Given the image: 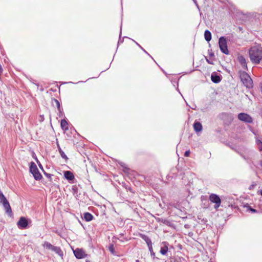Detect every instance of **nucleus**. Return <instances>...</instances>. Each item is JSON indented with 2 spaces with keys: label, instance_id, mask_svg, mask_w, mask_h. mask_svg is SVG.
<instances>
[{
  "label": "nucleus",
  "instance_id": "obj_1",
  "mask_svg": "<svg viewBox=\"0 0 262 262\" xmlns=\"http://www.w3.org/2000/svg\"><path fill=\"white\" fill-rule=\"evenodd\" d=\"M251 61L255 64H258L262 59V48L260 46H253L249 51Z\"/></svg>",
  "mask_w": 262,
  "mask_h": 262
},
{
  "label": "nucleus",
  "instance_id": "obj_2",
  "mask_svg": "<svg viewBox=\"0 0 262 262\" xmlns=\"http://www.w3.org/2000/svg\"><path fill=\"white\" fill-rule=\"evenodd\" d=\"M240 78L243 84L247 88L253 87V81L250 76L245 72H240Z\"/></svg>",
  "mask_w": 262,
  "mask_h": 262
},
{
  "label": "nucleus",
  "instance_id": "obj_3",
  "mask_svg": "<svg viewBox=\"0 0 262 262\" xmlns=\"http://www.w3.org/2000/svg\"><path fill=\"white\" fill-rule=\"evenodd\" d=\"M30 171L33 175V177L36 180H40L41 179V174L39 172L36 164L33 162L30 164Z\"/></svg>",
  "mask_w": 262,
  "mask_h": 262
},
{
  "label": "nucleus",
  "instance_id": "obj_4",
  "mask_svg": "<svg viewBox=\"0 0 262 262\" xmlns=\"http://www.w3.org/2000/svg\"><path fill=\"white\" fill-rule=\"evenodd\" d=\"M219 44L220 50L223 53L228 55L229 54V51L227 48V41L226 38L222 36L219 38Z\"/></svg>",
  "mask_w": 262,
  "mask_h": 262
},
{
  "label": "nucleus",
  "instance_id": "obj_5",
  "mask_svg": "<svg viewBox=\"0 0 262 262\" xmlns=\"http://www.w3.org/2000/svg\"><path fill=\"white\" fill-rule=\"evenodd\" d=\"M210 201L215 203L214 208L217 209L221 205V200L219 195L215 194H211L209 196Z\"/></svg>",
  "mask_w": 262,
  "mask_h": 262
},
{
  "label": "nucleus",
  "instance_id": "obj_6",
  "mask_svg": "<svg viewBox=\"0 0 262 262\" xmlns=\"http://www.w3.org/2000/svg\"><path fill=\"white\" fill-rule=\"evenodd\" d=\"M238 119L246 123H252L253 119L252 117L247 114L241 113L238 115Z\"/></svg>",
  "mask_w": 262,
  "mask_h": 262
},
{
  "label": "nucleus",
  "instance_id": "obj_7",
  "mask_svg": "<svg viewBox=\"0 0 262 262\" xmlns=\"http://www.w3.org/2000/svg\"><path fill=\"white\" fill-rule=\"evenodd\" d=\"M18 227L20 229H25L28 226V221L24 217H21L17 223Z\"/></svg>",
  "mask_w": 262,
  "mask_h": 262
},
{
  "label": "nucleus",
  "instance_id": "obj_8",
  "mask_svg": "<svg viewBox=\"0 0 262 262\" xmlns=\"http://www.w3.org/2000/svg\"><path fill=\"white\" fill-rule=\"evenodd\" d=\"M74 254L76 257L79 259L84 258L86 255L84 251L80 249H76L74 250Z\"/></svg>",
  "mask_w": 262,
  "mask_h": 262
},
{
  "label": "nucleus",
  "instance_id": "obj_9",
  "mask_svg": "<svg viewBox=\"0 0 262 262\" xmlns=\"http://www.w3.org/2000/svg\"><path fill=\"white\" fill-rule=\"evenodd\" d=\"M140 236L146 242L148 248L151 249L152 243L150 239L146 235L141 234Z\"/></svg>",
  "mask_w": 262,
  "mask_h": 262
},
{
  "label": "nucleus",
  "instance_id": "obj_10",
  "mask_svg": "<svg viewBox=\"0 0 262 262\" xmlns=\"http://www.w3.org/2000/svg\"><path fill=\"white\" fill-rule=\"evenodd\" d=\"M64 176L65 178L69 181H73L75 178L73 173L70 171H64Z\"/></svg>",
  "mask_w": 262,
  "mask_h": 262
},
{
  "label": "nucleus",
  "instance_id": "obj_11",
  "mask_svg": "<svg viewBox=\"0 0 262 262\" xmlns=\"http://www.w3.org/2000/svg\"><path fill=\"white\" fill-rule=\"evenodd\" d=\"M238 61L241 63L242 67L247 70V65L246 59L243 56H240L238 57Z\"/></svg>",
  "mask_w": 262,
  "mask_h": 262
},
{
  "label": "nucleus",
  "instance_id": "obj_12",
  "mask_svg": "<svg viewBox=\"0 0 262 262\" xmlns=\"http://www.w3.org/2000/svg\"><path fill=\"white\" fill-rule=\"evenodd\" d=\"M51 251L55 252L60 257L62 258L63 253L60 247L54 246Z\"/></svg>",
  "mask_w": 262,
  "mask_h": 262
},
{
  "label": "nucleus",
  "instance_id": "obj_13",
  "mask_svg": "<svg viewBox=\"0 0 262 262\" xmlns=\"http://www.w3.org/2000/svg\"><path fill=\"white\" fill-rule=\"evenodd\" d=\"M3 206L5 209L6 213H7V214H8L9 215H11L12 214V209H11V208L10 207L9 202L5 204H3Z\"/></svg>",
  "mask_w": 262,
  "mask_h": 262
},
{
  "label": "nucleus",
  "instance_id": "obj_14",
  "mask_svg": "<svg viewBox=\"0 0 262 262\" xmlns=\"http://www.w3.org/2000/svg\"><path fill=\"white\" fill-rule=\"evenodd\" d=\"M193 128L196 132H199L202 130V125L199 122H195L193 124Z\"/></svg>",
  "mask_w": 262,
  "mask_h": 262
},
{
  "label": "nucleus",
  "instance_id": "obj_15",
  "mask_svg": "<svg viewBox=\"0 0 262 262\" xmlns=\"http://www.w3.org/2000/svg\"><path fill=\"white\" fill-rule=\"evenodd\" d=\"M211 79L212 82L215 83L220 82L221 80V79L219 75L213 74L211 75Z\"/></svg>",
  "mask_w": 262,
  "mask_h": 262
},
{
  "label": "nucleus",
  "instance_id": "obj_16",
  "mask_svg": "<svg viewBox=\"0 0 262 262\" xmlns=\"http://www.w3.org/2000/svg\"><path fill=\"white\" fill-rule=\"evenodd\" d=\"M60 125L63 130H67L68 129V122L65 119L61 120Z\"/></svg>",
  "mask_w": 262,
  "mask_h": 262
},
{
  "label": "nucleus",
  "instance_id": "obj_17",
  "mask_svg": "<svg viewBox=\"0 0 262 262\" xmlns=\"http://www.w3.org/2000/svg\"><path fill=\"white\" fill-rule=\"evenodd\" d=\"M84 220L87 222H90L93 220V216L89 212H85L83 214Z\"/></svg>",
  "mask_w": 262,
  "mask_h": 262
},
{
  "label": "nucleus",
  "instance_id": "obj_18",
  "mask_svg": "<svg viewBox=\"0 0 262 262\" xmlns=\"http://www.w3.org/2000/svg\"><path fill=\"white\" fill-rule=\"evenodd\" d=\"M204 37L207 41H209L211 39V33L209 30H206L205 31Z\"/></svg>",
  "mask_w": 262,
  "mask_h": 262
},
{
  "label": "nucleus",
  "instance_id": "obj_19",
  "mask_svg": "<svg viewBox=\"0 0 262 262\" xmlns=\"http://www.w3.org/2000/svg\"><path fill=\"white\" fill-rule=\"evenodd\" d=\"M42 246L45 248L52 250V249H53V248L54 246L52 245L51 244H50V243H49L48 242H45L43 244Z\"/></svg>",
  "mask_w": 262,
  "mask_h": 262
},
{
  "label": "nucleus",
  "instance_id": "obj_20",
  "mask_svg": "<svg viewBox=\"0 0 262 262\" xmlns=\"http://www.w3.org/2000/svg\"><path fill=\"white\" fill-rule=\"evenodd\" d=\"M57 146H58V150H59V154H60L61 157L63 159H65L66 160H67L68 159V157L66 156V155L65 154L64 151H62V150L61 149V148L60 147V146L58 144L57 145Z\"/></svg>",
  "mask_w": 262,
  "mask_h": 262
},
{
  "label": "nucleus",
  "instance_id": "obj_21",
  "mask_svg": "<svg viewBox=\"0 0 262 262\" xmlns=\"http://www.w3.org/2000/svg\"><path fill=\"white\" fill-rule=\"evenodd\" d=\"M168 251V247L167 246L161 248L160 253L162 255H165Z\"/></svg>",
  "mask_w": 262,
  "mask_h": 262
},
{
  "label": "nucleus",
  "instance_id": "obj_22",
  "mask_svg": "<svg viewBox=\"0 0 262 262\" xmlns=\"http://www.w3.org/2000/svg\"><path fill=\"white\" fill-rule=\"evenodd\" d=\"M256 144H257L258 148L259 150V151H261L262 150V142L259 140H257L256 141Z\"/></svg>",
  "mask_w": 262,
  "mask_h": 262
},
{
  "label": "nucleus",
  "instance_id": "obj_23",
  "mask_svg": "<svg viewBox=\"0 0 262 262\" xmlns=\"http://www.w3.org/2000/svg\"><path fill=\"white\" fill-rule=\"evenodd\" d=\"M54 101L55 103L56 106H57V108L58 109L59 111H60V105L59 102L58 101V100H57V99H54Z\"/></svg>",
  "mask_w": 262,
  "mask_h": 262
},
{
  "label": "nucleus",
  "instance_id": "obj_24",
  "mask_svg": "<svg viewBox=\"0 0 262 262\" xmlns=\"http://www.w3.org/2000/svg\"><path fill=\"white\" fill-rule=\"evenodd\" d=\"M45 175L50 179V181H52V176H53L52 174H50V173H46V172H45Z\"/></svg>",
  "mask_w": 262,
  "mask_h": 262
},
{
  "label": "nucleus",
  "instance_id": "obj_25",
  "mask_svg": "<svg viewBox=\"0 0 262 262\" xmlns=\"http://www.w3.org/2000/svg\"><path fill=\"white\" fill-rule=\"evenodd\" d=\"M109 250L112 253H114V246L113 245H111L109 246Z\"/></svg>",
  "mask_w": 262,
  "mask_h": 262
},
{
  "label": "nucleus",
  "instance_id": "obj_26",
  "mask_svg": "<svg viewBox=\"0 0 262 262\" xmlns=\"http://www.w3.org/2000/svg\"><path fill=\"white\" fill-rule=\"evenodd\" d=\"M8 202V200H7L6 198L4 199V200L2 199V200H0V203L1 204H2V205L4 204H5L6 203Z\"/></svg>",
  "mask_w": 262,
  "mask_h": 262
},
{
  "label": "nucleus",
  "instance_id": "obj_27",
  "mask_svg": "<svg viewBox=\"0 0 262 262\" xmlns=\"http://www.w3.org/2000/svg\"><path fill=\"white\" fill-rule=\"evenodd\" d=\"M148 249H149V251L150 252V254H151V256H154L155 255V253L153 251L152 247L151 246V250H150V248H148Z\"/></svg>",
  "mask_w": 262,
  "mask_h": 262
},
{
  "label": "nucleus",
  "instance_id": "obj_28",
  "mask_svg": "<svg viewBox=\"0 0 262 262\" xmlns=\"http://www.w3.org/2000/svg\"><path fill=\"white\" fill-rule=\"evenodd\" d=\"M190 155V151L189 150H187L184 153V156L185 157H188Z\"/></svg>",
  "mask_w": 262,
  "mask_h": 262
},
{
  "label": "nucleus",
  "instance_id": "obj_29",
  "mask_svg": "<svg viewBox=\"0 0 262 262\" xmlns=\"http://www.w3.org/2000/svg\"><path fill=\"white\" fill-rule=\"evenodd\" d=\"M5 198H6V197L4 196L3 192H2L1 193H0V200H2V199L4 200Z\"/></svg>",
  "mask_w": 262,
  "mask_h": 262
},
{
  "label": "nucleus",
  "instance_id": "obj_30",
  "mask_svg": "<svg viewBox=\"0 0 262 262\" xmlns=\"http://www.w3.org/2000/svg\"><path fill=\"white\" fill-rule=\"evenodd\" d=\"M5 198H6V197L4 196L3 192H2L1 193H0V200H2V199L4 200Z\"/></svg>",
  "mask_w": 262,
  "mask_h": 262
},
{
  "label": "nucleus",
  "instance_id": "obj_31",
  "mask_svg": "<svg viewBox=\"0 0 262 262\" xmlns=\"http://www.w3.org/2000/svg\"><path fill=\"white\" fill-rule=\"evenodd\" d=\"M133 40V41H134L136 43V45H138V46H139V47H140V48L142 50H143L145 53H147V52H146V51H145V50H144V49H143V48H142V47H141V46H140V45L138 42H137L136 41H135V40Z\"/></svg>",
  "mask_w": 262,
  "mask_h": 262
},
{
  "label": "nucleus",
  "instance_id": "obj_32",
  "mask_svg": "<svg viewBox=\"0 0 262 262\" xmlns=\"http://www.w3.org/2000/svg\"><path fill=\"white\" fill-rule=\"evenodd\" d=\"M249 209L252 212H253V213H255V212H257V210L254 209H253L251 207H249Z\"/></svg>",
  "mask_w": 262,
  "mask_h": 262
},
{
  "label": "nucleus",
  "instance_id": "obj_33",
  "mask_svg": "<svg viewBox=\"0 0 262 262\" xmlns=\"http://www.w3.org/2000/svg\"><path fill=\"white\" fill-rule=\"evenodd\" d=\"M206 60L209 64H213V62L212 61L208 59L207 58H206Z\"/></svg>",
  "mask_w": 262,
  "mask_h": 262
},
{
  "label": "nucleus",
  "instance_id": "obj_34",
  "mask_svg": "<svg viewBox=\"0 0 262 262\" xmlns=\"http://www.w3.org/2000/svg\"><path fill=\"white\" fill-rule=\"evenodd\" d=\"M2 71H3V69H2V67L0 66V75H1V74L2 73Z\"/></svg>",
  "mask_w": 262,
  "mask_h": 262
},
{
  "label": "nucleus",
  "instance_id": "obj_35",
  "mask_svg": "<svg viewBox=\"0 0 262 262\" xmlns=\"http://www.w3.org/2000/svg\"><path fill=\"white\" fill-rule=\"evenodd\" d=\"M209 55L210 56H214V54L212 52H209Z\"/></svg>",
  "mask_w": 262,
  "mask_h": 262
},
{
  "label": "nucleus",
  "instance_id": "obj_36",
  "mask_svg": "<svg viewBox=\"0 0 262 262\" xmlns=\"http://www.w3.org/2000/svg\"><path fill=\"white\" fill-rule=\"evenodd\" d=\"M193 1L195 4L196 6L198 7V5L197 4L196 1V0H193Z\"/></svg>",
  "mask_w": 262,
  "mask_h": 262
},
{
  "label": "nucleus",
  "instance_id": "obj_37",
  "mask_svg": "<svg viewBox=\"0 0 262 262\" xmlns=\"http://www.w3.org/2000/svg\"><path fill=\"white\" fill-rule=\"evenodd\" d=\"M193 1L195 4L196 6L198 7V5L197 4L196 1V0H193Z\"/></svg>",
  "mask_w": 262,
  "mask_h": 262
},
{
  "label": "nucleus",
  "instance_id": "obj_38",
  "mask_svg": "<svg viewBox=\"0 0 262 262\" xmlns=\"http://www.w3.org/2000/svg\"><path fill=\"white\" fill-rule=\"evenodd\" d=\"M260 211H261V212L262 213V205H261L260 206Z\"/></svg>",
  "mask_w": 262,
  "mask_h": 262
},
{
  "label": "nucleus",
  "instance_id": "obj_39",
  "mask_svg": "<svg viewBox=\"0 0 262 262\" xmlns=\"http://www.w3.org/2000/svg\"><path fill=\"white\" fill-rule=\"evenodd\" d=\"M259 164H260V165L261 166V167H262V161H261L260 162V163H259Z\"/></svg>",
  "mask_w": 262,
  "mask_h": 262
},
{
  "label": "nucleus",
  "instance_id": "obj_40",
  "mask_svg": "<svg viewBox=\"0 0 262 262\" xmlns=\"http://www.w3.org/2000/svg\"><path fill=\"white\" fill-rule=\"evenodd\" d=\"M35 160H36L37 163H38V160H37L36 157H35Z\"/></svg>",
  "mask_w": 262,
  "mask_h": 262
},
{
  "label": "nucleus",
  "instance_id": "obj_41",
  "mask_svg": "<svg viewBox=\"0 0 262 262\" xmlns=\"http://www.w3.org/2000/svg\"><path fill=\"white\" fill-rule=\"evenodd\" d=\"M120 30H122V27L121 26ZM121 33V30H120V33Z\"/></svg>",
  "mask_w": 262,
  "mask_h": 262
},
{
  "label": "nucleus",
  "instance_id": "obj_42",
  "mask_svg": "<svg viewBox=\"0 0 262 262\" xmlns=\"http://www.w3.org/2000/svg\"><path fill=\"white\" fill-rule=\"evenodd\" d=\"M39 166L40 167H41V165L40 164H39Z\"/></svg>",
  "mask_w": 262,
  "mask_h": 262
},
{
  "label": "nucleus",
  "instance_id": "obj_43",
  "mask_svg": "<svg viewBox=\"0 0 262 262\" xmlns=\"http://www.w3.org/2000/svg\"><path fill=\"white\" fill-rule=\"evenodd\" d=\"M136 262H140L139 260H137Z\"/></svg>",
  "mask_w": 262,
  "mask_h": 262
}]
</instances>
